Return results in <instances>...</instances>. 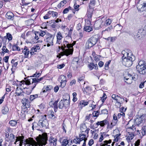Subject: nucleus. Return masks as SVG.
Returning <instances> with one entry per match:
<instances>
[{
  "label": "nucleus",
  "mask_w": 146,
  "mask_h": 146,
  "mask_svg": "<svg viewBox=\"0 0 146 146\" xmlns=\"http://www.w3.org/2000/svg\"><path fill=\"white\" fill-rule=\"evenodd\" d=\"M93 11L94 10L92 9H89L88 10L86 16L88 17V20L89 21H91Z\"/></svg>",
  "instance_id": "nucleus-20"
},
{
  "label": "nucleus",
  "mask_w": 146,
  "mask_h": 146,
  "mask_svg": "<svg viewBox=\"0 0 146 146\" xmlns=\"http://www.w3.org/2000/svg\"><path fill=\"white\" fill-rule=\"evenodd\" d=\"M79 5L77 4L76 3H74L73 6L74 9L76 10V11H78L79 10Z\"/></svg>",
  "instance_id": "nucleus-61"
},
{
  "label": "nucleus",
  "mask_w": 146,
  "mask_h": 146,
  "mask_svg": "<svg viewBox=\"0 0 146 146\" xmlns=\"http://www.w3.org/2000/svg\"><path fill=\"white\" fill-rule=\"evenodd\" d=\"M9 111V109L7 106L5 105L2 107V111L3 114H7Z\"/></svg>",
  "instance_id": "nucleus-29"
},
{
  "label": "nucleus",
  "mask_w": 146,
  "mask_h": 146,
  "mask_svg": "<svg viewBox=\"0 0 146 146\" xmlns=\"http://www.w3.org/2000/svg\"><path fill=\"white\" fill-rule=\"evenodd\" d=\"M111 61L109 60L108 62H106L104 66H105V68L106 70H107L109 68V66L110 64V63Z\"/></svg>",
  "instance_id": "nucleus-63"
},
{
  "label": "nucleus",
  "mask_w": 146,
  "mask_h": 146,
  "mask_svg": "<svg viewBox=\"0 0 146 146\" xmlns=\"http://www.w3.org/2000/svg\"><path fill=\"white\" fill-rule=\"evenodd\" d=\"M133 78V77L131 76V75L130 74H128V76L127 77V78L126 77H124V79L125 80H133V78Z\"/></svg>",
  "instance_id": "nucleus-59"
},
{
  "label": "nucleus",
  "mask_w": 146,
  "mask_h": 146,
  "mask_svg": "<svg viewBox=\"0 0 146 146\" xmlns=\"http://www.w3.org/2000/svg\"><path fill=\"white\" fill-rule=\"evenodd\" d=\"M38 33L37 35H39V36L41 38L44 35H46V32L43 31H41L40 32H38Z\"/></svg>",
  "instance_id": "nucleus-44"
},
{
  "label": "nucleus",
  "mask_w": 146,
  "mask_h": 146,
  "mask_svg": "<svg viewBox=\"0 0 146 146\" xmlns=\"http://www.w3.org/2000/svg\"><path fill=\"white\" fill-rule=\"evenodd\" d=\"M46 115H44L38 121L39 127L46 128L48 126V123L46 119Z\"/></svg>",
  "instance_id": "nucleus-10"
},
{
  "label": "nucleus",
  "mask_w": 146,
  "mask_h": 146,
  "mask_svg": "<svg viewBox=\"0 0 146 146\" xmlns=\"http://www.w3.org/2000/svg\"><path fill=\"white\" fill-rule=\"evenodd\" d=\"M104 142V143H101L100 146H110L108 144L111 142V139H110L108 141L106 140Z\"/></svg>",
  "instance_id": "nucleus-32"
},
{
  "label": "nucleus",
  "mask_w": 146,
  "mask_h": 146,
  "mask_svg": "<svg viewBox=\"0 0 146 146\" xmlns=\"http://www.w3.org/2000/svg\"><path fill=\"white\" fill-rule=\"evenodd\" d=\"M36 139L40 145H45L47 143L48 140L47 135L46 133H44L41 135H39L37 137Z\"/></svg>",
  "instance_id": "nucleus-3"
},
{
  "label": "nucleus",
  "mask_w": 146,
  "mask_h": 146,
  "mask_svg": "<svg viewBox=\"0 0 146 146\" xmlns=\"http://www.w3.org/2000/svg\"><path fill=\"white\" fill-rule=\"evenodd\" d=\"M41 75V74L40 73H37L36 72V73L34 74L33 76H31V77H35V78H38L39 76Z\"/></svg>",
  "instance_id": "nucleus-62"
},
{
  "label": "nucleus",
  "mask_w": 146,
  "mask_h": 146,
  "mask_svg": "<svg viewBox=\"0 0 146 146\" xmlns=\"http://www.w3.org/2000/svg\"><path fill=\"white\" fill-rule=\"evenodd\" d=\"M39 122L38 123L36 122H34L33 123V125L32 126V128L33 130H34V128H37L36 129L38 130H40V129H38V127H39Z\"/></svg>",
  "instance_id": "nucleus-39"
},
{
  "label": "nucleus",
  "mask_w": 146,
  "mask_h": 146,
  "mask_svg": "<svg viewBox=\"0 0 146 146\" xmlns=\"http://www.w3.org/2000/svg\"><path fill=\"white\" fill-rule=\"evenodd\" d=\"M6 17L8 19L13 20L14 17V15L12 12L9 11L6 14Z\"/></svg>",
  "instance_id": "nucleus-25"
},
{
  "label": "nucleus",
  "mask_w": 146,
  "mask_h": 146,
  "mask_svg": "<svg viewBox=\"0 0 146 146\" xmlns=\"http://www.w3.org/2000/svg\"><path fill=\"white\" fill-rule=\"evenodd\" d=\"M79 59L78 58H74L72 60V66L74 69L77 68L79 66Z\"/></svg>",
  "instance_id": "nucleus-13"
},
{
  "label": "nucleus",
  "mask_w": 146,
  "mask_h": 146,
  "mask_svg": "<svg viewBox=\"0 0 146 146\" xmlns=\"http://www.w3.org/2000/svg\"><path fill=\"white\" fill-rule=\"evenodd\" d=\"M12 38L13 37L12 35L9 33H7L6 36L4 37L3 39V40L4 39H7V38L8 39L9 41H10L12 40Z\"/></svg>",
  "instance_id": "nucleus-41"
},
{
  "label": "nucleus",
  "mask_w": 146,
  "mask_h": 146,
  "mask_svg": "<svg viewBox=\"0 0 146 146\" xmlns=\"http://www.w3.org/2000/svg\"><path fill=\"white\" fill-rule=\"evenodd\" d=\"M121 100L120 102L119 100L117 102H116L115 105L117 108H120L121 106V104L123 103V101L122 100Z\"/></svg>",
  "instance_id": "nucleus-42"
},
{
  "label": "nucleus",
  "mask_w": 146,
  "mask_h": 146,
  "mask_svg": "<svg viewBox=\"0 0 146 146\" xmlns=\"http://www.w3.org/2000/svg\"><path fill=\"white\" fill-rule=\"evenodd\" d=\"M97 65L96 64H95L93 63H90L88 66V67L90 70H92L94 68H95L96 69L97 67Z\"/></svg>",
  "instance_id": "nucleus-33"
},
{
  "label": "nucleus",
  "mask_w": 146,
  "mask_h": 146,
  "mask_svg": "<svg viewBox=\"0 0 146 146\" xmlns=\"http://www.w3.org/2000/svg\"><path fill=\"white\" fill-rule=\"evenodd\" d=\"M57 39L58 40H61L62 38V35L60 32H59L57 33L56 35Z\"/></svg>",
  "instance_id": "nucleus-54"
},
{
  "label": "nucleus",
  "mask_w": 146,
  "mask_h": 146,
  "mask_svg": "<svg viewBox=\"0 0 146 146\" xmlns=\"http://www.w3.org/2000/svg\"><path fill=\"white\" fill-rule=\"evenodd\" d=\"M54 35L49 33H47L46 35V38L44 39L46 43L47 44V46L49 47L50 45H53V40Z\"/></svg>",
  "instance_id": "nucleus-9"
},
{
  "label": "nucleus",
  "mask_w": 146,
  "mask_h": 146,
  "mask_svg": "<svg viewBox=\"0 0 146 146\" xmlns=\"http://www.w3.org/2000/svg\"><path fill=\"white\" fill-rule=\"evenodd\" d=\"M108 123V121L107 119L101 121H98L94 124V125H92L91 124L90 125V128L94 129L98 127V125H100L101 127H104L105 125Z\"/></svg>",
  "instance_id": "nucleus-11"
},
{
  "label": "nucleus",
  "mask_w": 146,
  "mask_h": 146,
  "mask_svg": "<svg viewBox=\"0 0 146 146\" xmlns=\"http://www.w3.org/2000/svg\"><path fill=\"white\" fill-rule=\"evenodd\" d=\"M64 104V107H68L70 104V102L67 99L63 100Z\"/></svg>",
  "instance_id": "nucleus-46"
},
{
  "label": "nucleus",
  "mask_w": 146,
  "mask_h": 146,
  "mask_svg": "<svg viewBox=\"0 0 146 146\" xmlns=\"http://www.w3.org/2000/svg\"><path fill=\"white\" fill-rule=\"evenodd\" d=\"M49 12L51 17L52 16V17H56L58 15V13L56 12L53 11H49Z\"/></svg>",
  "instance_id": "nucleus-56"
},
{
  "label": "nucleus",
  "mask_w": 146,
  "mask_h": 146,
  "mask_svg": "<svg viewBox=\"0 0 146 146\" xmlns=\"http://www.w3.org/2000/svg\"><path fill=\"white\" fill-rule=\"evenodd\" d=\"M93 28L92 26L85 25L84 28V30L86 32H90L93 30Z\"/></svg>",
  "instance_id": "nucleus-26"
},
{
  "label": "nucleus",
  "mask_w": 146,
  "mask_h": 146,
  "mask_svg": "<svg viewBox=\"0 0 146 146\" xmlns=\"http://www.w3.org/2000/svg\"><path fill=\"white\" fill-rule=\"evenodd\" d=\"M80 130L82 132H85L86 133L88 134L90 129L87 128L86 125L84 124H82L80 125Z\"/></svg>",
  "instance_id": "nucleus-19"
},
{
  "label": "nucleus",
  "mask_w": 146,
  "mask_h": 146,
  "mask_svg": "<svg viewBox=\"0 0 146 146\" xmlns=\"http://www.w3.org/2000/svg\"><path fill=\"white\" fill-rule=\"evenodd\" d=\"M139 131V133L140 134L141 133L143 136L144 135L146 134V128L143 127H142L141 130Z\"/></svg>",
  "instance_id": "nucleus-50"
},
{
  "label": "nucleus",
  "mask_w": 146,
  "mask_h": 146,
  "mask_svg": "<svg viewBox=\"0 0 146 146\" xmlns=\"http://www.w3.org/2000/svg\"><path fill=\"white\" fill-rule=\"evenodd\" d=\"M10 124L12 126H15L17 124V122L15 120H11L9 122Z\"/></svg>",
  "instance_id": "nucleus-53"
},
{
  "label": "nucleus",
  "mask_w": 146,
  "mask_h": 146,
  "mask_svg": "<svg viewBox=\"0 0 146 146\" xmlns=\"http://www.w3.org/2000/svg\"><path fill=\"white\" fill-rule=\"evenodd\" d=\"M64 107L63 100H60L59 103L58 107L60 109H62Z\"/></svg>",
  "instance_id": "nucleus-57"
},
{
  "label": "nucleus",
  "mask_w": 146,
  "mask_h": 146,
  "mask_svg": "<svg viewBox=\"0 0 146 146\" xmlns=\"http://www.w3.org/2000/svg\"><path fill=\"white\" fill-rule=\"evenodd\" d=\"M52 86H48L46 87H44L43 89L42 92L44 93L47 91H49L52 89Z\"/></svg>",
  "instance_id": "nucleus-31"
},
{
  "label": "nucleus",
  "mask_w": 146,
  "mask_h": 146,
  "mask_svg": "<svg viewBox=\"0 0 146 146\" xmlns=\"http://www.w3.org/2000/svg\"><path fill=\"white\" fill-rule=\"evenodd\" d=\"M66 3V0H63L61 1L58 5V7H63L64 5Z\"/></svg>",
  "instance_id": "nucleus-51"
},
{
  "label": "nucleus",
  "mask_w": 146,
  "mask_h": 146,
  "mask_svg": "<svg viewBox=\"0 0 146 146\" xmlns=\"http://www.w3.org/2000/svg\"><path fill=\"white\" fill-rule=\"evenodd\" d=\"M137 7L139 11H143L144 10V14L146 16V0H139Z\"/></svg>",
  "instance_id": "nucleus-4"
},
{
  "label": "nucleus",
  "mask_w": 146,
  "mask_h": 146,
  "mask_svg": "<svg viewBox=\"0 0 146 146\" xmlns=\"http://www.w3.org/2000/svg\"><path fill=\"white\" fill-rule=\"evenodd\" d=\"M32 36H34V33L32 31H28L26 34V37L31 38Z\"/></svg>",
  "instance_id": "nucleus-45"
},
{
  "label": "nucleus",
  "mask_w": 146,
  "mask_h": 146,
  "mask_svg": "<svg viewBox=\"0 0 146 146\" xmlns=\"http://www.w3.org/2000/svg\"><path fill=\"white\" fill-rule=\"evenodd\" d=\"M107 135H106L104 132L100 133V137L99 139V141L101 142L104 138L107 137Z\"/></svg>",
  "instance_id": "nucleus-35"
},
{
  "label": "nucleus",
  "mask_w": 146,
  "mask_h": 146,
  "mask_svg": "<svg viewBox=\"0 0 146 146\" xmlns=\"http://www.w3.org/2000/svg\"><path fill=\"white\" fill-rule=\"evenodd\" d=\"M113 136H114V141H117L118 140V137L121 134L120 133L119 130L118 129H116L113 131Z\"/></svg>",
  "instance_id": "nucleus-15"
},
{
  "label": "nucleus",
  "mask_w": 146,
  "mask_h": 146,
  "mask_svg": "<svg viewBox=\"0 0 146 146\" xmlns=\"http://www.w3.org/2000/svg\"><path fill=\"white\" fill-rule=\"evenodd\" d=\"M143 112H145V113H144L141 116V117L138 118H137L135 121L137 125L138 126H142L145 122L146 114V108H144L143 110Z\"/></svg>",
  "instance_id": "nucleus-7"
},
{
  "label": "nucleus",
  "mask_w": 146,
  "mask_h": 146,
  "mask_svg": "<svg viewBox=\"0 0 146 146\" xmlns=\"http://www.w3.org/2000/svg\"><path fill=\"white\" fill-rule=\"evenodd\" d=\"M26 142L29 144H30L32 146H37L38 144L35 140L33 139L31 140H29L28 139L26 140Z\"/></svg>",
  "instance_id": "nucleus-24"
},
{
  "label": "nucleus",
  "mask_w": 146,
  "mask_h": 146,
  "mask_svg": "<svg viewBox=\"0 0 146 146\" xmlns=\"http://www.w3.org/2000/svg\"><path fill=\"white\" fill-rule=\"evenodd\" d=\"M38 32H36L34 33V35H35L34 40L33 41L34 43L42 42V40L40 39V37L39 36V35H37Z\"/></svg>",
  "instance_id": "nucleus-16"
},
{
  "label": "nucleus",
  "mask_w": 146,
  "mask_h": 146,
  "mask_svg": "<svg viewBox=\"0 0 146 146\" xmlns=\"http://www.w3.org/2000/svg\"><path fill=\"white\" fill-rule=\"evenodd\" d=\"M40 96H39V95L37 94L33 95H31L30 96L29 99L31 101H33L35 98L40 97Z\"/></svg>",
  "instance_id": "nucleus-40"
},
{
  "label": "nucleus",
  "mask_w": 146,
  "mask_h": 146,
  "mask_svg": "<svg viewBox=\"0 0 146 146\" xmlns=\"http://www.w3.org/2000/svg\"><path fill=\"white\" fill-rule=\"evenodd\" d=\"M58 102V100L54 102H53L52 101L50 102H49V105L50 106L54 108V110L55 112L57 111L58 108L57 104Z\"/></svg>",
  "instance_id": "nucleus-18"
},
{
  "label": "nucleus",
  "mask_w": 146,
  "mask_h": 146,
  "mask_svg": "<svg viewBox=\"0 0 146 146\" xmlns=\"http://www.w3.org/2000/svg\"><path fill=\"white\" fill-rule=\"evenodd\" d=\"M59 141L61 143V146H66L69 143L68 139L63 137L59 139Z\"/></svg>",
  "instance_id": "nucleus-17"
},
{
  "label": "nucleus",
  "mask_w": 146,
  "mask_h": 146,
  "mask_svg": "<svg viewBox=\"0 0 146 146\" xmlns=\"http://www.w3.org/2000/svg\"><path fill=\"white\" fill-rule=\"evenodd\" d=\"M15 137L12 133H11L9 135V140L11 141H13L15 140Z\"/></svg>",
  "instance_id": "nucleus-58"
},
{
  "label": "nucleus",
  "mask_w": 146,
  "mask_h": 146,
  "mask_svg": "<svg viewBox=\"0 0 146 146\" xmlns=\"http://www.w3.org/2000/svg\"><path fill=\"white\" fill-rule=\"evenodd\" d=\"M111 97L112 98L115 100L116 102H117V101L119 100L120 99L122 100L123 101L125 100V99L124 98L115 94H113L111 96Z\"/></svg>",
  "instance_id": "nucleus-21"
},
{
  "label": "nucleus",
  "mask_w": 146,
  "mask_h": 146,
  "mask_svg": "<svg viewBox=\"0 0 146 146\" xmlns=\"http://www.w3.org/2000/svg\"><path fill=\"white\" fill-rule=\"evenodd\" d=\"M111 19H108L105 21V23H104V25L105 26H107L110 25L111 23Z\"/></svg>",
  "instance_id": "nucleus-48"
},
{
  "label": "nucleus",
  "mask_w": 146,
  "mask_h": 146,
  "mask_svg": "<svg viewBox=\"0 0 146 146\" xmlns=\"http://www.w3.org/2000/svg\"><path fill=\"white\" fill-rule=\"evenodd\" d=\"M22 102L23 105L22 106V113H27V108L30 107L29 101L26 98H24L22 100Z\"/></svg>",
  "instance_id": "nucleus-6"
},
{
  "label": "nucleus",
  "mask_w": 146,
  "mask_h": 146,
  "mask_svg": "<svg viewBox=\"0 0 146 146\" xmlns=\"http://www.w3.org/2000/svg\"><path fill=\"white\" fill-rule=\"evenodd\" d=\"M40 49V47L39 46L36 45V46H34L31 49V50L33 52H37L38 50H39Z\"/></svg>",
  "instance_id": "nucleus-49"
},
{
  "label": "nucleus",
  "mask_w": 146,
  "mask_h": 146,
  "mask_svg": "<svg viewBox=\"0 0 146 146\" xmlns=\"http://www.w3.org/2000/svg\"><path fill=\"white\" fill-rule=\"evenodd\" d=\"M23 52L25 55V58H28L29 57V54L30 51L27 47H25L24 50L23 51Z\"/></svg>",
  "instance_id": "nucleus-27"
},
{
  "label": "nucleus",
  "mask_w": 146,
  "mask_h": 146,
  "mask_svg": "<svg viewBox=\"0 0 146 146\" xmlns=\"http://www.w3.org/2000/svg\"><path fill=\"white\" fill-rule=\"evenodd\" d=\"M23 92L22 88L17 87L15 93L17 95L19 96L21 95Z\"/></svg>",
  "instance_id": "nucleus-28"
},
{
  "label": "nucleus",
  "mask_w": 146,
  "mask_h": 146,
  "mask_svg": "<svg viewBox=\"0 0 146 146\" xmlns=\"http://www.w3.org/2000/svg\"><path fill=\"white\" fill-rule=\"evenodd\" d=\"M122 62L126 67H130L133 62L135 60V56L133 55L131 50H126L121 52Z\"/></svg>",
  "instance_id": "nucleus-1"
},
{
  "label": "nucleus",
  "mask_w": 146,
  "mask_h": 146,
  "mask_svg": "<svg viewBox=\"0 0 146 146\" xmlns=\"http://www.w3.org/2000/svg\"><path fill=\"white\" fill-rule=\"evenodd\" d=\"M48 114L49 117L54 120H56L57 115H56L52 110H50L49 111Z\"/></svg>",
  "instance_id": "nucleus-22"
},
{
  "label": "nucleus",
  "mask_w": 146,
  "mask_h": 146,
  "mask_svg": "<svg viewBox=\"0 0 146 146\" xmlns=\"http://www.w3.org/2000/svg\"><path fill=\"white\" fill-rule=\"evenodd\" d=\"M68 43V42L66 41L64 42L63 45H62L61 47L58 46L59 49H60V48H61L63 51L60 53V56H62L64 55H66L68 56L69 55L72 54L73 49L70 48H72L74 44Z\"/></svg>",
  "instance_id": "nucleus-2"
},
{
  "label": "nucleus",
  "mask_w": 146,
  "mask_h": 146,
  "mask_svg": "<svg viewBox=\"0 0 146 146\" xmlns=\"http://www.w3.org/2000/svg\"><path fill=\"white\" fill-rule=\"evenodd\" d=\"M13 50H20V48L16 44H13L12 46Z\"/></svg>",
  "instance_id": "nucleus-55"
},
{
  "label": "nucleus",
  "mask_w": 146,
  "mask_h": 146,
  "mask_svg": "<svg viewBox=\"0 0 146 146\" xmlns=\"http://www.w3.org/2000/svg\"><path fill=\"white\" fill-rule=\"evenodd\" d=\"M98 41V39L94 36L90 38L86 43V48H89L96 44Z\"/></svg>",
  "instance_id": "nucleus-8"
},
{
  "label": "nucleus",
  "mask_w": 146,
  "mask_h": 146,
  "mask_svg": "<svg viewBox=\"0 0 146 146\" xmlns=\"http://www.w3.org/2000/svg\"><path fill=\"white\" fill-rule=\"evenodd\" d=\"M116 37H109L108 38H106L105 39L111 42H113L116 40Z\"/></svg>",
  "instance_id": "nucleus-47"
},
{
  "label": "nucleus",
  "mask_w": 146,
  "mask_h": 146,
  "mask_svg": "<svg viewBox=\"0 0 146 146\" xmlns=\"http://www.w3.org/2000/svg\"><path fill=\"white\" fill-rule=\"evenodd\" d=\"M103 24V21L102 19H99L95 22L94 26L96 29H99L102 27Z\"/></svg>",
  "instance_id": "nucleus-14"
},
{
  "label": "nucleus",
  "mask_w": 146,
  "mask_h": 146,
  "mask_svg": "<svg viewBox=\"0 0 146 146\" xmlns=\"http://www.w3.org/2000/svg\"><path fill=\"white\" fill-rule=\"evenodd\" d=\"M2 51L5 53H7L9 52V50L6 48V46L4 45L2 48Z\"/></svg>",
  "instance_id": "nucleus-64"
},
{
  "label": "nucleus",
  "mask_w": 146,
  "mask_h": 146,
  "mask_svg": "<svg viewBox=\"0 0 146 146\" xmlns=\"http://www.w3.org/2000/svg\"><path fill=\"white\" fill-rule=\"evenodd\" d=\"M99 113V112L98 111H95L92 114H90L88 116H87L86 117L88 119L89 117L90 118L92 116L93 117H97L98 116Z\"/></svg>",
  "instance_id": "nucleus-30"
},
{
  "label": "nucleus",
  "mask_w": 146,
  "mask_h": 146,
  "mask_svg": "<svg viewBox=\"0 0 146 146\" xmlns=\"http://www.w3.org/2000/svg\"><path fill=\"white\" fill-rule=\"evenodd\" d=\"M88 104V102L84 100H82L80 102V104L82 106H84Z\"/></svg>",
  "instance_id": "nucleus-52"
},
{
  "label": "nucleus",
  "mask_w": 146,
  "mask_h": 146,
  "mask_svg": "<svg viewBox=\"0 0 146 146\" xmlns=\"http://www.w3.org/2000/svg\"><path fill=\"white\" fill-rule=\"evenodd\" d=\"M43 77H42L39 79L38 78H32V79L33 80V83H36L37 84V83L39 82H40L43 79Z\"/></svg>",
  "instance_id": "nucleus-36"
},
{
  "label": "nucleus",
  "mask_w": 146,
  "mask_h": 146,
  "mask_svg": "<svg viewBox=\"0 0 146 146\" xmlns=\"http://www.w3.org/2000/svg\"><path fill=\"white\" fill-rule=\"evenodd\" d=\"M134 137V135L133 134H130L129 136H128L126 138V139L128 142H129Z\"/></svg>",
  "instance_id": "nucleus-60"
},
{
  "label": "nucleus",
  "mask_w": 146,
  "mask_h": 146,
  "mask_svg": "<svg viewBox=\"0 0 146 146\" xmlns=\"http://www.w3.org/2000/svg\"><path fill=\"white\" fill-rule=\"evenodd\" d=\"M127 129L128 131H130L131 133H133L136 131V128L135 126L133 125L132 126L127 128Z\"/></svg>",
  "instance_id": "nucleus-34"
},
{
  "label": "nucleus",
  "mask_w": 146,
  "mask_h": 146,
  "mask_svg": "<svg viewBox=\"0 0 146 146\" xmlns=\"http://www.w3.org/2000/svg\"><path fill=\"white\" fill-rule=\"evenodd\" d=\"M58 81L60 83L61 87L62 88L64 87L66 85L67 81L66 76L64 75H61L58 78Z\"/></svg>",
  "instance_id": "nucleus-12"
},
{
  "label": "nucleus",
  "mask_w": 146,
  "mask_h": 146,
  "mask_svg": "<svg viewBox=\"0 0 146 146\" xmlns=\"http://www.w3.org/2000/svg\"><path fill=\"white\" fill-rule=\"evenodd\" d=\"M86 135H84L82 133H81L79 135V140L80 141H82L84 140H84H86V141L87 139L86 138Z\"/></svg>",
  "instance_id": "nucleus-37"
},
{
  "label": "nucleus",
  "mask_w": 146,
  "mask_h": 146,
  "mask_svg": "<svg viewBox=\"0 0 146 146\" xmlns=\"http://www.w3.org/2000/svg\"><path fill=\"white\" fill-rule=\"evenodd\" d=\"M113 29V26L112 25H110L108 27L106 28L103 31V33H105L107 31L108 33H110L111 31Z\"/></svg>",
  "instance_id": "nucleus-43"
},
{
  "label": "nucleus",
  "mask_w": 146,
  "mask_h": 146,
  "mask_svg": "<svg viewBox=\"0 0 146 146\" xmlns=\"http://www.w3.org/2000/svg\"><path fill=\"white\" fill-rule=\"evenodd\" d=\"M24 138V137L23 136H19L16 137V139L14 143L15 144H16V143L19 141V143H21L23 144V139Z\"/></svg>",
  "instance_id": "nucleus-23"
},
{
  "label": "nucleus",
  "mask_w": 146,
  "mask_h": 146,
  "mask_svg": "<svg viewBox=\"0 0 146 146\" xmlns=\"http://www.w3.org/2000/svg\"><path fill=\"white\" fill-rule=\"evenodd\" d=\"M117 116L118 119L121 118L122 119H123L125 117V113L123 112H121L118 114Z\"/></svg>",
  "instance_id": "nucleus-38"
},
{
  "label": "nucleus",
  "mask_w": 146,
  "mask_h": 146,
  "mask_svg": "<svg viewBox=\"0 0 146 146\" xmlns=\"http://www.w3.org/2000/svg\"><path fill=\"white\" fill-rule=\"evenodd\" d=\"M146 64L143 61H140L136 66L137 71L141 74H145L146 73Z\"/></svg>",
  "instance_id": "nucleus-5"
}]
</instances>
